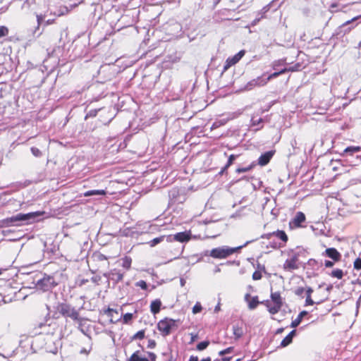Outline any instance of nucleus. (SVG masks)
I'll list each match as a JSON object with an SVG mask.
<instances>
[{
  "label": "nucleus",
  "mask_w": 361,
  "mask_h": 361,
  "mask_svg": "<svg viewBox=\"0 0 361 361\" xmlns=\"http://www.w3.org/2000/svg\"><path fill=\"white\" fill-rule=\"evenodd\" d=\"M44 212H35L27 214H18L15 216L3 219L1 221L2 226H10L14 225L17 221L33 222L35 219L42 216Z\"/></svg>",
  "instance_id": "obj_1"
},
{
  "label": "nucleus",
  "mask_w": 361,
  "mask_h": 361,
  "mask_svg": "<svg viewBox=\"0 0 361 361\" xmlns=\"http://www.w3.org/2000/svg\"><path fill=\"white\" fill-rule=\"evenodd\" d=\"M250 242V241H247L243 245L238 246L237 247H228L227 246H222L214 248L210 251L209 256L217 259L226 258L240 250L243 247L246 246Z\"/></svg>",
  "instance_id": "obj_2"
},
{
  "label": "nucleus",
  "mask_w": 361,
  "mask_h": 361,
  "mask_svg": "<svg viewBox=\"0 0 361 361\" xmlns=\"http://www.w3.org/2000/svg\"><path fill=\"white\" fill-rule=\"evenodd\" d=\"M56 310L66 318H70L73 321H80L78 310L70 304L65 302L59 303L56 306Z\"/></svg>",
  "instance_id": "obj_3"
},
{
  "label": "nucleus",
  "mask_w": 361,
  "mask_h": 361,
  "mask_svg": "<svg viewBox=\"0 0 361 361\" xmlns=\"http://www.w3.org/2000/svg\"><path fill=\"white\" fill-rule=\"evenodd\" d=\"M176 327V321L169 318L161 319L157 324V328L163 336L170 334L171 331Z\"/></svg>",
  "instance_id": "obj_4"
},
{
  "label": "nucleus",
  "mask_w": 361,
  "mask_h": 361,
  "mask_svg": "<svg viewBox=\"0 0 361 361\" xmlns=\"http://www.w3.org/2000/svg\"><path fill=\"white\" fill-rule=\"evenodd\" d=\"M54 279L51 276H44L43 279L37 281V286L38 288L47 291L54 286Z\"/></svg>",
  "instance_id": "obj_5"
},
{
  "label": "nucleus",
  "mask_w": 361,
  "mask_h": 361,
  "mask_svg": "<svg viewBox=\"0 0 361 361\" xmlns=\"http://www.w3.org/2000/svg\"><path fill=\"white\" fill-rule=\"evenodd\" d=\"M245 53L244 50H241L233 57L228 58L224 66V71H227L230 67L237 63L245 55Z\"/></svg>",
  "instance_id": "obj_6"
},
{
  "label": "nucleus",
  "mask_w": 361,
  "mask_h": 361,
  "mask_svg": "<svg viewBox=\"0 0 361 361\" xmlns=\"http://www.w3.org/2000/svg\"><path fill=\"white\" fill-rule=\"evenodd\" d=\"M298 257L295 255L289 259H287L283 264V269L286 271H293L299 268Z\"/></svg>",
  "instance_id": "obj_7"
},
{
  "label": "nucleus",
  "mask_w": 361,
  "mask_h": 361,
  "mask_svg": "<svg viewBox=\"0 0 361 361\" xmlns=\"http://www.w3.org/2000/svg\"><path fill=\"white\" fill-rule=\"evenodd\" d=\"M322 255L332 259L334 262H338L341 258L340 252L334 247L326 249Z\"/></svg>",
  "instance_id": "obj_8"
},
{
  "label": "nucleus",
  "mask_w": 361,
  "mask_h": 361,
  "mask_svg": "<svg viewBox=\"0 0 361 361\" xmlns=\"http://www.w3.org/2000/svg\"><path fill=\"white\" fill-rule=\"evenodd\" d=\"M171 238H173V240H174L176 241L184 243V242H188L190 240V234L188 233L187 232H180V233H177L173 237H171V235L167 237V240L169 241L172 240Z\"/></svg>",
  "instance_id": "obj_9"
},
{
  "label": "nucleus",
  "mask_w": 361,
  "mask_h": 361,
  "mask_svg": "<svg viewBox=\"0 0 361 361\" xmlns=\"http://www.w3.org/2000/svg\"><path fill=\"white\" fill-rule=\"evenodd\" d=\"M104 276L109 278V279L118 283L122 281L123 278V274L121 273L119 271L116 269L111 270L109 273L104 274Z\"/></svg>",
  "instance_id": "obj_10"
},
{
  "label": "nucleus",
  "mask_w": 361,
  "mask_h": 361,
  "mask_svg": "<svg viewBox=\"0 0 361 361\" xmlns=\"http://www.w3.org/2000/svg\"><path fill=\"white\" fill-rule=\"evenodd\" d=\"M305 221V214L299 212L296 214L293 219L290 222L291 227H300L301 224Z\"/></svg>",
  "instance_id": "obj_11"
},
{
  "label": "nucleus",
  "mask_w": 361,
  "mask_h": 361,
  "mask_svg": "<svg viewBox=\"0 0 361 361\" xmlns=\"http://www.w3.org/2000/svg\"><path fill=\"white\" fill-rule=\"evenodd\" d=\"M293 71L294 69L293 68H290L288 69V68H283V69L281 70L280 71L274 72V73L271 74L267 78L262 80H261V83H259V85H265L268 82V81L270 80L271 79L276 78L279 75H281L283 73H285L287 71Z\"/></svg>",
  "instance_id": "obj_12"
},
{
  "label": "nucleus",
  "mask_w": 361,
  "mask_h": 361,
  "mask_svg": "<svg viewBox=\"0 0 361 361\" xmlns=\"http://www.w3.org/2000/svg\"><path fill=\"white\" fill-rule=\"evenodd\" d=\"M274 155V152L271 151H269L265 152L264 154H262L258 159V164L260 166H265L267 165L270 159H271L272 156Z\"/></svg>",
  "instance_id": "obj_13"
},
{
  "label": "nucleus",
  "mask_w": 361,
  "mask_h": 361,
  "mask_svg": "<svg viewBox=\"0 0 361 361\" xmlns=\"http://www.w3.org/2000/svg\"><path fill=\"white\" fill-rule=\"evenodd\" d=\"M161 306V302L159 299L153 300L150 305V310L152 313L156 314L159 312Z\"/></svg>",
  "instance_id": "obj_14"
},
{
  "label": "nucleus",
  "mask_w": 361,
  "mask_h": 361,
  "mask_svg": "<svg viewBox=\"0 0 361 361\" xmlns=\"http://www.w3.org/2000/svg\"><path fill=\"white\" fill-rule=\"evenodd\" d=\"M295 334V330H293L292 331H290L289 333V334L288 336H286L282 340V341L281 343V346L286 347V346L288 345L292 342L293 337L294 336Z\"/></svg>",
  "instance_id": "obj_15"
},
{
  "label": "nucleus",
  "mask_w": 361,
  "mask_h": 361,
  "mask_svg": "<svg viewBox=\"0 0 361 361\" xmlns=\"http://www.w3.org/2000/svg\"><path fill=\"white\" fill-rule=\"evenodd\" d=\"M307 314V311H302L298 316V317L291 322L290 326L292 328L297 327L301 322L302 318Z\"/></svg>",
  "instance_id": "obj_16"
},
{
  "label": "nucleus",
  "mask_w": 361,
  "mask_h": 361,
  "mask_svg": "<svg viewBox=\"0 0 361 361\" xmlns=\"http://www.w3.org/2000/svg\"><path fill=\"white\" fill-rule=\"evenodd\" d=\"M361 150V147L358 146H351L345 148L343 151V155H353Z\"/></svg>",
  "instance_id": "obj_17"
},
{
  "label": "nucleus",
  "mask_w": 361,
  "mask_h": 361,
  "mask_svg": "<svg viewBox=\"0 0 361 361\" xmlns=\"http://www.w3.org/2000/svg\"><path fill=\"white\" fill-rule=\"evenodd\" d=\"M264 80V78H257V79H254L251 81H250L247 85L245 86V89L246 90H252V88L253 87H255V86H262L261 85H259V83H261V80Z\"/></svg>",
  "instance_id": "obj_18"
},
{
  "label": "nucleus",
  "mask_w": 361,
  "mask_h": 361,
  "mask_svg": "<svg viewBox=\"0 0 361 361\" xmlns=\"http://www.w3.org/2000/svg\"><path fill=\"white\" fill-rule=\"evenodd\" d=\"M271 298L274 304L283 305L282 298L279 292L271 293Z\"/></svg>",
  "instance_id": "obj_19"
},
{
  "label": "nucleus",
  "mask_w": 361,
  "mask_h": 361,
  "mask_svg": "<svg viewBox=\"0 0 361 361\" xmlns=\"http://www.w3.org/2000/svg\"><path fill=\"white\" fill-rule=\"evenodd\" d=\"M106 192L104 190H88L84 193L85 197H89L92 195H104Z\"/></svg>",
  "instance_id": "obj_20"
},
{
  "label": "nucleus",
  "mask_w": 361,
  "mask_h": 361,
  "mask_svg": "<svg viewBox=\"0 0 361 361\" xmlns=\"http://www.w3.org/2000/svg\"><path fill=\"white\" fill-rule=\"evenodd\" d=\"M259 303V300H258V297L257 296H255V297H252L248 302H247V305H248V308L250 310H254L255 309L258 304Z\"/></svg>",
  "instance_id": "obj_21"
},
{
  "label": "nucleus",
  "mask_w": 361,
  "mask_h": 361,
  "mask_svg": "<svg viewBox=\"0 0 361 361\" xmlns=\"http://www.w3.org/2000/svg\"><path fill=\"white\" fill-rule=\"evenodd\" d=\"M267 306L268 307L269 312L271 314H275L278 313L279 312V310H281V307H282V305H277V304H274L273 306H270L269 305V302H267Z\"/></svg>",
  "instance_id": "obj_22"
},
{
  "label": "nucleus",
  "mask_w": 361,
  "mask_h": 361,
  "mask_svg": "<svg viewBox=\"0 0 361 361\" xmlns=\"http://www.w3.org/2000/svg\"><path fill=\"white\" fill-rule=\"evenodd\" d=\"M271 235L276 236L285 243L288 240V236L283 231L279 230L277 231L273 232Z\"/></svg>",
  "instance_id": "obj_23"
},
{
  "label": "nucleus",
  "mask_w": 361,
  "mask_h": 361,
  "mask_svg": "<svg viewBox=\"0 0 361 361\" xmlns=\"http://www.w3.org/2000/svg\"><path fill=\"white\" fill-rule=\"evenodd\" d=\"M233 331L236 339L240 338L243 334V329L238 325L233 326Z\"/></svg>",
  "instance_id": "obj_24"
},
{
  "label": "nucleus",
  "mask_w": 361,
  "mask_h": 361,
  "mask_svg": "<svg viewBox=\"0 0 361 361\" xmlns=\"http://www.w3.org/2000/svg\"><path fill=\"white\" fill-rule=\"evenodd\" d=\"M142 357L140 355V351L137 350L133 353V355L128 359L127 361H142Z\"/></svg>",
  "instance_id": "obj_25"
},
{
  "label": "nucleus",
  "mask_w": 361,
  "mask_h": 361,
  "mask_svg": "<svg viewBox=\"0 0 361 361\" xmlns=\"http://www.w3.org/2000/svg\"><path fill=\"white\" fill-rule=\"evenodd\" d=\"M164 235L160 236L159 238H155L151 241H149L148 243L150 245V247H154L157 244L161 243L164 240Z\"/></svg>",
  "instance_id": "obj_26"
},
{
  "label": "nucleus",
  "mask_w": 361,
  "mask_h": 361,
  "mask_svg": "<svg viewBox=\"0 0 361 361\" xmlns=\"http://www.w3.org/2000/svg\"><path fill=\"white\" fill-rule=\"evenodd\" d=\"M145 330H140L133 336L132 340H142L145 338Z\"/></svg>",
  "instance_id": "obj_27"
},
{
  "label": "nucleus",
  "mask_w": 361,
  "mask_h": 361,
  "mask_svg": "<svg viewBox=\"0 0 361 361\" xmlns=\"http://www.w3.org/2000/svg\"><path fill=\"white\" fill-rule=\"evenodd\" d=\"M331 276L338 279H341L343 276V273L341 269H335L331 272Z\"/></svg>",
  "instance_id": "obj_28"
},
{
  "label": "nucleus",
  "mask_w": 361,
  "mask_h": 361,
  "mask_svg": "<svg viewBox=\"0 0 361 361\" xmlns=\"http://www.w3.org/2000/svg\"><path fill=\"white\" fill-rule=\"evenodd\" d=\"M237 157H238V155H234V154L230 155L228 157V162L226 164V166H224V168L223 169V170H226L227 168H228L233 164V162L235 160Z\"/></svg>",
  "instance_id": "obj_29"
},
{
  "label": "nucleus",
  "mask_w": 361,
  "mask_h": 361,
  "mask_svg": "<svg viewBox=\"0 0 361 361\" xmlns=\"http://www.w3.org/2000/svg\"><path fill=\"white\" fill-rule=\"evenodd\" d=\"M131 262H132V260H131V259L130 257H126L123 259L122 266L124 268L128 269L130 267Z\"/></svg>",
  "instance_id": "obj_30"
},
{
  "label": "nucleus",
  "mask_w": 361,
  "mask_h": 361,
  "mask_svg": "<svg viewBox=\"0 0 361 361\" xmlns=\"http://www.w3.org/2000/svg\"><path fill=\"white\" fill-rule=\"evenodd\" d=\"M209 341H202L197 344V349L198 350H203L209 345Z\"/></svg>",
  "instance_id": "obj_31"
},
{
  "label": "nucleus",
  "mask_w": 361,
  "mask_h": 361,
  "mask_svg": "<svg viewBox=\"0 0 361 361\" xmlns=\"http://www.w3.org/2000/svg\"><path fill=\"white\" fill-rule=\"evenodd\" d=\"M31 152L36 157H39L42 156L41 151L37 147H32L31 148Z\"/></svg>",
  "instance_id": "obj_32"
},
{
  "label": "nucleus",
  "mask_w": 361,
  "mask_h": 361,
  "mask_svg": "<svg viewBox=\"0 0 361 361\" xmlns=\"http://www.w3.org/2000/svg\"><path fill=\"white\" fill-rule=\"evenodd\" d=\"M305 289L302 287H298L294 290V293L300 297H303V293L305 292Z\"/></svg>",
  "instance_id": "obj_33"
},
{
  "label": "nucleus",
  "mask_w": 361,
  "mask_h": 361,
  "mask_svg": "<svg viewBox=\"0 0 361 361\" xmlns=\"http://www.w3.org/2000/svg\"><path fill=\"white\" fill-rule=\"evenodd\" d=\"M135 286L137 287H140L143 290H146L147 288V283L143 280H140V281H137L135 283Z\"/></svg>",
  "instance_id": "obj_34"
},
{
  "label": "nucleus",
  "mask_w": 361,
  "mask_h": 361,
  "mask_svg": "<svg viewBox=\"0 0 361 361\" xmlns=\"http://www.w3.org/2000/svg\"><path fill=\"white\" fill-rule=\"evenodd\" d=\"M8 33V29L5 26L0 27V38L7 35Z\"/></svg>",
  "instance_id": "obj_35"
},
{
  "label": "nucleus",
  "mask_w": 361,
  "mask_h": 361,
  "mask_svg": "<svg viewBox=\"0 0 361 361\" xmlns=\"http://www.w3.org/2000/svg\"><path fill=\"white\" fill-rule=\"evenodd\" d=\"M132 318H133V314L126 313L123 315V322L125 324H127V323H128L129 321H130L132 319Z\"/></svg>",
  "instance_id": "obj_36"
},
{
  "label": "nucleus",
  "mask_w": 361,
  "mask_h": 361,
  "mask_svg": "<svg viewBox=\"0 0 361 361\" xmlns=\"http://www.w3.org/2000/svg\"><path fill=\"white\" fill-rule=\"evenodd\" d=\"M202 310V306L199 302H197L195 306L192 307V312L194 314H197Z\"/></svg>",
  "instance_id": "obj_37"
},
{
  "label": "nucleus",
  "mask_w": 361,
  "mask_h": 361,
  "mask_svg": "<svg viewBox=\"0 0 361 361\" xmlns=\"http://www.w3.org/2000/svg\"><path fill=\"white\" fill-rule=\"evenodd\" d=\"M262 274L260 271H255L252 274V279L253 280H259L262 279Z\"/></svg>",
  "instance_id": "obj_38"
},
{
  "label": "nucleus",
  "mask_w": 361,
  "mask_h": 361,
  "mask_svg": "<svg viewBox=\"0 0 361 361\" xmlns=\"http://www.w3.org/2000/svg\"><path fill=\"white\" fill-rule=\"evenodd\" d=\"M355 269H361V258H357L354 262Z\"/></svg>",
  "instance_id": "obj_39"
},
{
  "label": "nucleus",
  "mask_w": 361,
  "mask_h": 361,
  "mask_svg": "<svg viewBox=\"0 0 361 361\" xmlns=\"http://www.w3.org/2000/svg\"><path fill=\"white\" fill-rule=\"evenodd\" d=\"M233 349V348L229 347V348H226V350L220 351L219 352V355H225L226 353H230L232 352Z\"/></svg>",
  "instance_id": "obj_40"
},
{
  "label": "nucleus",
  "mask_w": 361,
  "mask_h": 361,
  "mask_svg": "<svg viewBox=\"0 0 361 361\" xmlns=\"http://www.w3.org/2000/svg\"><path fill=\"white\" fill-rule=\"evenodd\" d=\"M314 301L312 300L311 296L307 295L306 300H305V305H312L314 304Z\"/></svg>",
  "instance_id": "obj_41"
},
{
  "label": "nucleus",
  "mask_w": 361,
  "mask_h": 361,
  "mask_svg": "<svg viewBox=\"0 0 361 361\" xmlns=\"http://www.w3.org/2000/svg\"><path fill=\"white\" fill-rule=\"evenodd\" d=\"M261 122H262V118H259L258 120H255L254 117L252 118V125L253 126L258 125Z\"/></svg>",
  "instance_id": "obj_42"
},
{
  "label": "nucleus",
  "mask_w": 361,
  "mask_h": 361,
  "mask_svg": "<svg viewBox=\"0 0 361 361\" xmlns=\"http://www.w3.org/2000/svg\"><path fill=\"white\" fill-rule=\"evenodd\" d=\"M324 265L326 267L330 268L334 265V262L329 260H326L324 262Z\"/></svg>",
  "instance_id": "obj_43"
},
{
  "label": "nucleus",
  "mask_w": 361,
  "mask_h": 361,
  "mask_svg": "<svg viewBox=\"0 0 361 361\" xmlns=\"http://www.w3.org/2000/svg\"><path fill=\"white\" fill-rule=\"evenodd\" d=\"M156 345V343L154 341L150 340L149 341V345L148 347L153 348Z\"/></svg>",
  "instance_id": "obj_44"
},
{
  "label": "nucleus",
  "mask_w": 361,
  "mask_h": 361,
  "mask_svg": "<svg viewBox=\"0 0 361 361\" xmlns=\"http://www.w3.org/2000/svg\"><path fill=\"white\" fill-rule=\"evenodd\" d=\"M305 291H306V295L311 296V293L313 292L312 288L308 287Z\"/></svg>",
  "instance_id": "obj_45"
},
{
  "label": "nucleus",
  "mask_w": 361,
  "mask_h": 361,
  "mask_svg": "<svg viewBox=\"0 0 361 361\" xmlns=\"http://www.w3.org/2000/svg\"><path fill=\"white\" fill-rule=\"evenodd\" d=\"M113 311H114V310H113V309H111V308H109V307L108 309H106V310H104V313H105L106 314H107L108 316H111V313Z\"/></svg>",
  "instance_id": "obj_46"
},
{
  "label": "nucleus",
  "mask_w": 361,
  "mask_h": 361,
  "mask_svg": "<svg viewBox=\"0 0 361 361\" xmlns=\"http://www.w3.org/2000/svg\"><path fill=\"white\" fill-rule=\"evenodd\" d=\"M98 259H99V260H106L107 258H106V257L104 255L99 254V255H98Z\"/></svg>",
  "instance_id": "obj_47"
},
{
  "label": "nucleus",
  "mask_w": 361,
  "mask_h": 361,
  "mask_svg": "<svg viewBox=\"0 0 361 361\" xmlns=\"http://www.w3.org/2000/svg\"><path fill=\"white\" fill-rule=\"evenodd\" d=\"M39 328L40 329H46L47 327V324L45 323H39L38 324Z\"/></svg>",
  "instance_id": "obj_48"
},
{
  "label": "nucleus",
  "mask_w": 361,
  "mask_h": 361,
  "mask_svg": "<svg viewBox=\"0 0 361 361\" xmlns=\"http://www.w3.org/2000/svg\"><path fill=\"white\" fill-rule=\"evenodd\" d=\"M251 296L249 293H247L245 295V300L247 302L250 299H251Z\"/></svg>",
  "instance_id": "obj_49"
},
{
  "label": "nucleus",
  "mask_w": 361,
  "mask_h": 361,
  "mask_svg": "<svg viewBox=\"0 0 361 361\" xmlns=\"http://www.w3.org/2000/svg\"><path fill=\"white\" fill-rule=\"evenodd\" d=\"M220 305H221L220 302H219L218 304L216 305V306L214 308V312H219L220 310Z\"/></svg>",
  "instance_id": "obj_50"
},
{
  "label": "nucleus",
  "mask_w": 361,
  "mask_h": 361,
  "mask_svg": "<svg viewBox=\"0 0 361 361\" xmlns=\"http://www.w3.org/2000/svg\"><path fill=\"white\" fill-rule=\"evenodd\" d=\"M248 169H249V168H242V169H238L237 170V171L239 173L245 172V171H248Z\"/></svg>",
  "instance_id": "obj_51"
},
{
  "label": "nucleus",
  "mask_w": 361,
  "mask_h": 361,
  "mask_svg": "<svg viewBox=\"0 0 361 361\" xmlns=\"http://www.w3.org/2000/svg\"><path fill=\"white\" fill-rule=\"evenodd\" d=\"M189 361H198V357L197 356H191Z\"/></svg>",
  "instance_id": "obj_52"
},
{
  "label": "nucleus",
  "mask_w": 361,
  "mask_h": 361,
  "mask_svg": "<svg viewBox=\"0 0 361 361\" xmlns=\"http://www.w3.org/2000/svg\"><path fill=\"white\" fill-rule=\"evenodd\" d=\"M89 350H87L85 348H82L81 350H80V353L81 354H86L87 355L89 353Z\"/></svg>",
  "instance_id": "obj_53"
},
{
  "label": "nucleus",
  "mask_w": 361,
  "mask_h": 361,
  "mask_svg": "<svg viewBox=\"0 0 361 361\" xmlns=\"http://www.w3.org/2000/svg\"><path fill=\"white\" fill-rule=\"evenodd\" d=\"M360 303H361V295H360V297L356 302L357 307H358L360 306Z\"/></svg>",
  "instance_id": "obj_54"
},
{
  "label": "nucleus",
  "mask_w": 361,
  "mask_h": 361,
  "mask_svg": "<svg viewBox=\"0 0 361 361\" xmlns=\"http://www.w3.org/2000/svg\"><path fill=\"white\" fill-rule=\"evenodd\" d=\"M358 18H359V16L355 17V18H353L351 20H348V21H347L345 24H348V23H350L351 21H354V20H357V19H358Z\"/></svg>",
  "instance_id": "obj_55"
},
{
  "label": "nucleus",
  "mask_w": 361,
  "mask_h": 361,
  "mask_svg": "<svg viewBox=\"0 0 361 361\" xmlns=\"http://www.w3.org/2000/svg\"><path fill=\"white\" fill-rule=\"evenodd\" d=\"M197 338V335H192V334L191 341H194Z\"/></svg>",
  "instance_id": "obj_56"
},
{
  "label": "nucleus",
  "mask_w": 361,
  "mask_h": 361,
  "mask_svg": "<svg viewBox=\"0 0 361 361\" xmlns=\"http://www.w3.org/2000/svg\"><path fill=\"white\" fill-rule=\"evenodd\" d=\"M39 334H49V331L45 329H43V331H39Z\"/></svg>",
  "instance_id": "obj_57"
},
{
  "label": "nucleus",
  "mask_w": 361,
  "mask_h": 361,
  "mask_svg": "<svg viewBox=\"0 0 361 361\" xmlns=\"http://www.w3.org/2000/svg\"><path fill=\"white\" fill-rule=\"evenodd\" d=\"M201 361H211V358L209 357H208L201 360Z\"/></svg>",
  "instance_id": "obj_58"
},
{
  "label": "nucleus",
  "mask_w": 361,
  "mask_h": 361,
  "mask_svg": "<svg viewBox=\"0 0 361 361\" xmlns=\"http://www.w3.org/2000/svg\"><path fill=\"white\" fill-rule=\"evenodd\" d=\"M150 357H152V360H155V355L154 353H149Z\"/></svg>",
  "instance_id": "obj_59"
},
{
  "label": "nucleus",
  "mask_w": 361,
  "mask_h": 361,
  "mask_svg": "<svg viewBox=\"0 0 361 361\" xmlns=\"http://www.w3.org/2000/svg\"><path fill=\"white\" fill-rule=\"evenodd\" d=\"M142 361H149L147 358L142 357Z\"/></svg>",
  "instance_id": "obj_60"
},
{
  "label": "nucleus",
  "mask_w": 361,
  "mask_h": 361,
  "mask_svg": "<svg viewBox=\"0 0 361 361\" xmlns=\"http://www.w3.org/2000/svg\"><path fill=\"white\" fill-rule=\"evenodd\" d=\"M356 283L361 286V279L360 280L357 279L356 281Z\"/></svg>",
  "instance_id": "obj_61"
},
{
  "label": "nucleus",
  "mask_w": 361,
  "mask_h": 361,
  "mask_svg": "<svg viewBox=\"0 0 361 361\" xmlns=\"http://www.w3.org/2000/svg\"><path fill=\"white\" fill-rule=\"evenodd\" d=\"M215 271V272H219V271H220V268L216 267V268L215 269V271Z\"/></svg>",
  "instance_id": "obj_62"
},
{
  "label": "nucleus",
  "mask_w": 361,
  "mask_h": 361,
  "mask_svg": "<svg viewBox=\"0 0 361 361\" xmlns=\"http://www.w3.org/2000/svg\"><path fill=\"white\" fill-rule=\"evenodd\" d=\"M258 20H255L253 21V23H252V25H256V23H257V22Z\"/></svg>",
  "instance_id": "obj_63"
},
{
  "label": "nucleus",
  "mask_w": 361,
  "mask_h": 361,
  "mask_svg": "<svg viewBox=\"0 0 361 361\" xmlns=\"http://www.w3.org/2000/svg\"><path fill=\"white\" fill-rule=\"evenodd\" d=\"M358 48H361V41L358 44Z\"/></svg>",
  "instance_id": "obj_64"
}]
</instances>
